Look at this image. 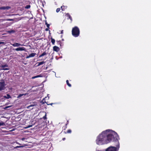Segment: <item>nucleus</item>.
<instances>
[{
    "label": "nucleus",
    "mask_w": 151,
    "mask_h": 151,
    "mask_svg": "<svg viewBox=\"0 0 151 151\" xmlns=\"http://www.w3.org/2000/svg\"><path fill=\"white\" fill-rule=\"evenodd\" d=\"M117 133L113 130L107 129L102 132L97 137L96 142L101 145L109 143L116 138H118Z\"/></svg>",
    "instance_id": "f257e3e1"
},
{
    "label": "nucleus",
    "mask_w": 151,
    "mask_h": 151,
    "mask_svg": "<svg viewBox=\"0 0 151 151\" xmlns=\"http://www.w3.org/2000/svg\"><path fill=\"white\" fill-rule=\"evenodd\" d=\"M119 136L118 138H116L112 141L114 142L113 145L114 146H110L107 148L105 151H118L120 147L119 140Z\"/></svg>",
    "instance_id": "f03ea898"
},
{
    "label": "nucleus",
    "mask_w": 151,
    "mask_h": 151,
    "mask_svg": "<svg viewBox=\"0 0 151 151\" xmlns=\"http://www.w3.org/2000/svg\"><path fill=\"white\" fill-rule=\"evenodd\" d=\"M80 31L79 28L77 26L73 28L72 30V35L75 37H78L80 35Z\"/></svg>",
    "instance_id": "7ed1b4c3"
},
{
    "label": "nucleus",
    "mask_w": 151,
    "mask_h": 151,
    "mask_svg": "<svg viewBox=\"0 0 151 151\" xmlns=\"http://www.w3.org/2000/svg\"><path fill=\"white\" fill-rule=\"evenodd\" d=\"M6 84L4 80L3 79L1 80L0 81V91L5 90L6 88Z\"/></svg>",
    "instance_id": "20e7f679"
},
{
    "label": "nucleus",
    "mask_w": 151,
    "mask_h": 151,
    "mask_svg": "<svg viewBox=\"0 0 151 151\" xmlns=\"http://www.w3.org/2000/svg\"><path fill=\"white\" fill-rule=\"evenodd\" d=\"M0 67L3 68L2 69L4 70H9V68H5V67H8V65L7 64H5L4 65H1L0 66Z\"/></svg>",
    "instance_id": "39448f33"
},
{
    "label": "nucleus",
    "mask_w": 151,
    "mask_h": 151,
    "mask_svg": "<svg viewBox=\"0 0 151 151\" xmlns=\"http://www.w3.org/2000/svg\"><path fill=\"white\" fill-rule=\"evenodd\" d=\"M13 50H15L17 51H26V49L24 47H19L15 49H13Z\"/></svg>",
    "instance_id": "423d86ee"
},
{
    "label": "nucleus",
    "mask_w": 151,
    "mask_h": 151,
    "mask_svg": "<svg viewBox=\"0 0 151 151\" xmlns=\"http://www.w3.org/2000/svg\"><path fill=\"white\" fill-rule=\"evenodd\" d=\"M53 50L54 51L56 52H58V51L60 50V49L59 47H58L55 46L53 47Z\"/></svg>",
    "instance_id": "0eeeda50"
},
{
    "label": "nucleus",
    "mask_w": 151,
    "mask_h": 151,
    "mask_svg": "<svg viewBox=\"0 0 151 151\" xmlns=\"http://www.w3.org/2000/svg\"><path fill=\"white\" fill-rule=\"evenodd\" d=\"M11 7L9 6H2L0 7V10H8L9 9H10Z\"/></svg>",
    "instance_id": "6e6552de"
},
{
    "label": "nucleus",
    "mask_w": 151,
    "mask_h": 151,
    "mask_svg": "<svg viewBox=\"0 0 151 151\" xmlns=\"http://www.w3.org/2000/svg\"><path fill=\"white\" fill-rule=\"evenodd\" d=\"M12 45L14 47H19L20 46H22L23 45H21L19 43H18L17 42H15L13 44H12Z\"/></svg>",
    "instance_id": "1a4fd4ad"
},
{
    "label": "nucleus",
    "mask_w": 151,
    "mask_h": 151,
    "mask_svg": "<svg viewBox=\"0 0 151 151\" xmlns=\"http://www.w3.org/2000/svg\"><path fill=\"white\" fill-rule=\"evenodd\" d=\"M36 55L35 53H31L30 54H29L28 56H26L27 58H28L30 57H34Z\"/></svg>",
    "instance_id": "9d476101"
},
{
    "label": "nucleus",
    "mask_w": 151,
    "mask_h": 151,
    "mask_svg": "<svg viewBox=\"0 0 151 151\" xmlns=\"http://www.w3.org/2000/svg\"><path fill=\"white\" fill-rule=\"evenodd\" d=\"M65 15L66 16L68 17L67 19H70L71 21H72V17H71V16L70 15L69 13H66Z\"/></svg>",
    "instance_id": "9b49d317"
},
{
    "label": "nucleus",
    "mask_w": 151,
    "mask_h": 151,
    "mask_svg": "<svg viewBox=\"0 0 151 151\" xmlns=\"http://www.w3.org/2000/svg\"><path fill=\"white\" fill-rule=\"evenodd\" d=\"M47 53L45 52H44L41 55H40L39 56V58H41L45 55H47Z\"/></svg>",
    "instance_id": "f8f14e48"
},
{
    "label": "nucleus",
    "mask_w": 151,
    "mask_h": 151,
    "mask_svg": "<svg viewBox=\"0 0 151 151\" xmlns=\"http://www.w3.org/2000/svg\"><path fill=\"white\" fill-rule=\"evenodd\" d=\"M4 97L6 99H9V98H11V96L9 94H7L6 95V96H4Z\"/></svg>",
    "instance_id": "ddd939ff"
},
{
    "label": "nucleus",
    "mask_w": 151,
    "mask_h": 151,
    "mask_svg": "<svg viewBox=\"0 0 151 151\" xmlns=\"http://www.w3.org/2000/svg\"><path fill=\"white\" fill-rule=\"evenodd\" d=\"M45 63V62L44 61H42L40 62H38L37 63H38L37 66H40L41 65H42L44 63Z\"/></svg>",
    "instance_id": "4468645a"
},
{
    "label": "nucleus",
    "mask_w": 151,
    "mask_h": 151,
    "mask_svg": "<svg viewBox=\"0 0 151 151\" xmlns=\"http://www.w3.org/2000/svg\"><path fill=\"white\" fill-rule=\"evenodd\" d=\"M55 40L54 39L52 38V37L51 38V42L53 45L55 44Z\"/></svg>",
    "instance_id": "2eb2a0df"
},
{
    "label": "nucleus",
    "mask_w": 151,
    "mask_h": 151,
    "mask_svg": "<svg viewBox=\"0 0 151 151\" xmlns=\"http://www.w3.org/2000/svg\"><path fill=\"white\" fill-rule=\"evenodd\" d=\"M66 82L67 85L69 87H71V85L69 83L68 80H67L66 81Z\"/></svg>",
    "instance_id": "dca6fc26"
},
{
    "label": "nucleus",
    "mask_w": 151,
    "mask_h": 151,
    "mask_svg": "<svg viewBox=\"0 0 151 151\" xmlns=\"http://www.w3.org/2000/svg\"><path fill=\"white\" fill-rule=\"evenodd\" d=\"M24 146V145H22V146H17L16 147H14V148H18L22 147H23Z\"/></svg>",
    "instance_id": "f3484780"
},
{
    "label": "nucleus",
    "mask_w": 151,
    "mask_h": 151,
    "mask_svg": "<svg viewBox=\"0 0 151 151\" xmlns=\"http://www.w3.org/2000/svg\"><path fill=\"white\" fill-rule=\"evenodd\" d=\"M72 132L71 130L70 129L68 130L67 132V133H70Z\"/></svg>",
    "instance_id": "a211bd4d"
},
{
    "label": "nucleus",
    "mask_w": 151,
    "mask_h": 151,
    "mask_svg": "<svg viewBox=\"0 0 151 151\" xmlns=\"http://www.w3.org/2000/svg\"><path fill=\"white\" fill-rule=\"evenodd\" d=\"M30 7V5H27L25 6V8L26 9H28Z\"/></svg>",
    "instance_id": "6ab92c4d"
},
{
    "label": "nucleus",
    "mask_w": 151,
    "mask_h": 151,
    "mask_svg": "<svg viewBox=\"0 0 151 151\" xmlns=\"http://www.w3.org/2000/svg\"><path fill=\"white\" fill-rule=\"evenodd\" d=\"M4 125V123L3 122H0V126Z\"/></svg>",
    "instance_id": "aec40b11"
},
{
    "label": "nucleus",
    "mask_w": 151,
    "mask_h": 151,
    "mask_svg": "<svg viewBox=\"0 0 151 151\" xmlns=\"http://www.w3.org/2000/svg\"><path fill=\"white\" fill-rule=\"evenodd\" d=\"M57 43L58 44H59L60 45V46L61 45L62 43L60 40L57 41Z\"/></svg>",
    "instance_id": "412c9836"
},
{
    "label": "nucleus",
    "mask_w": 151,
    "mask_h": 151,
    "mask_svg": "<svg viewBox=\"0 0 151 151\" xmlns=\"http://www.w3.org/2000/svg\"><path fill=\"white\" fill-rule=\"evenodd\" d=\"M60 11V8H58L56 10V12L57 13L59 12Z\"/></svg>",
    "instance_id": "4be33fe9"
},
{
    "label": "nucleus",
    "mask_w": 151,
    "mask_h": 151,
    "mask_svg": "<svg viewBox=\"0 0 151 151\" xmlns=\"http://www.w3.org/2000/svg\"><path fill=\"white\" fill-rule=\"evenodd\" d=\"M11 106H8L5 107L4 109H7V108L11 107Z\"/></svg>",
    "instance_id": "5701e85b"
},
{
    "label": "nucleus",
    "mask_w": 151,
    "mask_h": 151,
    "mask_svg": "<svg viewBox=\"0 0 151 151\" xmlns=\"http://www.w3.org/2000/svg\"><path fill=\"white\" fill-rule=\"evenodd\" d=\"M43 119H47V118H46V114H45V115L43 117Z\"/></svg>",
    "instance_id": "b1692460"
},
{
    "label": "nucleus",
    "mask_w": 151,
    "mask_h": 151,
    "mask_svg": "<svg viewBox=\"0 0 151 151\" xmlns=\"http://www.w3.org/2000/svg\"><path fill=\"white\" fill-rule=\"evenodd\" d=\"M24 95V94H19L18 96V97H21V96H23Z\"/></svg>",
    "instance_id": "393cba45"
},
{
    "label": "nucleus",
    "mask_w": 151,
    "mask_h": 151,
    "mask_svg": "<svg viewBox=\"0 0 151 151\" xmlns=\"http://www.w3.org/2000/svg\"><path fill=\"white\" fill-rule=\"evenodd\" d=\"M14 32V30H11V31H8V32L9 33H12V32Z\"/></svg>",
    "instance_id": "a878e982"
},
{
    "label": "nucleus",
    "mask_w": 151,
    "mask_h": 151,
    "mask_svg": "<svg viewBox=\"0 0 151 151\" xmlns=\"http://www.w3.org/2000/svg\"><path fill=\"white\" fill-rule=\"evenodd\" d=\"M34 106V105H30V106H27V108L28 109H30V107H32Z\"/></svg>",
    "instance_id": "bb28decb"
},
{
    "label": "nucleus",
    "mask_w": 151,
    "mask_h": 151,
    "mask_svg": "<svg viewBox=\"0 0 151 151\" xmlns=\"http://www.w3.org/2000/svg\"><path fill=\"white\" fill-rule=\"evenodd\" d=\"M47 104L48 105H52V104H55V103H50V104H48L47 103Z\"/></svg>",
    "instance_id": "cd10ccee"
},
{
    "label": "nucleus",
    "mask_w": 151,
    "mask_h": 151,
    "mask_svg": "<svg viewBox=\"0 0 151 151\" xmlns=\"http://www.w3.org/2000/svg\"><path fill=\"white\" fill-rule=\"evenodd\" d=\"M37 78V76L32 77V78L33 79H35V78Z\"/></svg>",
    "instance_id": "c85d7f7f"
},
{
    "label": "nucleus",
    "mask_w": 151,
    "mask_h": 151,
    "mask_svg": "<svg viewBox=\"0 0 151 151\" xmlns=\"http://www.w3.org/2000/svg\"><path fill=\"white\" fill-rule=\"evenodd\" d=\"M49 29H50V28L47 27V28H46L45 29V30L46 31H48V30H49Z\"/></svg>",
    "instance_id": "c756f323"
},
{
    "label": "nucleus",
    "mask_w": 151,
    "mask_h": 151,
    "mask_svg": "<svg viewBox=\"0 0 151 151\" xmlns=\"http://www.w3.org/2000/svg\"><path fill=\"white\" fill-rule=\"evenodd\" d=\"M61 8L62 11H64L65 10V9H64L63 8V6H61Z\"/></svg>",
    "instance_id": "7c9ffc66"
},
{
    "label": "nucleus",
    "mask_w": 151,
    "mask_h": 151,
    "mask_svg": "<svg viewBox=\"0 0 151 151\" xmlns=\"http://www.w3.org/2000/svg\"><path fill=\"white\" fill-rule=\"evenodd\" d=\"M46 26L47 27L50 28V24H47Z\"/></svg>",
    "instance_id": "2f4dec72"
},
{
    "label": "nucleus",
    "mask_w": 151,
    "mask_h": 151,
    "mask_svg": "<svg viewBox=\"0 0 151 151\" xmlns=\"http://www.w3.org/2000/svg\"><path fill=\"white\" fill-rule=\"evenodd\" d=\"M37 78L42 77V76H41V75H37Z\"/></svg>",
    "instance_id": "473e14b6"
},
{
    "label": "nucleus",
    "mask_w": 151,
    "mask_h": 151,
    "mask_svg": "<svg viewBox=\"0 0 151 151\" xmlns=\"http://www.w3.org/2000/svg\"><path fill=\"white\" fill-rule=\"evenodd\" d=\"M25 139V138L23 137V138H22L21 140H22V141H24V140Z\"/></svg>",
    "instance_id": "72a5a7b5"
},
{
    "label": "nucleus",
    "mask_w": 151,
    "mask_h": 151,
    "mask_svg": "<svg viewBox=\"0 0 151 151\" xmlns=\"http://www.w3.org/2000/svg\"><path fill=\"white\" fill-rule=\"evenodd\" d=\"M63 30H62L61 31V32H60V33L61 34H62L63 33Z\"/></svg>",
    "instance_id": "f704fd0d"
},
{
    "label": "nucleus",
    "mask_w": 151,
    "mask_h": 151,
    "mask_svg": "<svg viewBox=\"0 0 151 151\" xmlns=\"http://www.w3.org/2000/svg\"><path fill=\"white\" fill-rule=\"evenodd\" d=\"M4 42H0V44H4Z\"/></svg>",
    "instance_id": "c9c22d12"
},
{
    "label": "nucleus",
    "mask_w": 151,
    "mask_h": 151,
    "mask_svg": "<svg viewBox=\"0 0 151 151\" xmlns=\"http://www.w3.org/2000/svg\"><path fill=\"white\" fill-rule=\"evenodd\" d=\"M17 144L19 145H21V144L18 142H17Z\"/></svg>",
    "instance_id": "e433bc0d"
},
{
    "label": "nucleus",
    "mask_w": 151,
    "mask_h": 151,
    "mask_svg": "<svg viewBox=\"0 0 151 151\" xmlns=\"http://www.w3.org/2000/svg\"><path fill=\"white\" fill-rule=\"evenodd\" d=\"M65 138H63V139H62V140H63V141H64L65 140Z\"/></svg>",
    "instance_id": "4c0bfd02"
},
{
    "label": "nucleus",
    "mask_w": 151,
    "mask_h": 151,
    "mask_svg": "<svg viewBox=\"0 0 151 151\" xmlns=\"http://www.w3.org/2000/svg\"><path fill=\"white\" fill-rule=\"evenodd\" d=\"M47 24H48L47 22L46 21V22H45V24L47 25Z\"/></svg>",
    "instance_id": "58836bf2"
},
{
    "label": "nucleus",
    "mask_w": 151,
    "mask_h": 151,
    "mask_svg": "<svg viewBox=\"0 0 151 151\" xmlns=\"http://www.w3.org/2000/svg\"><path fill=\"white\" fill-rule=\"evenodd\" d=\"M62 41H64V39H62Z\"/></svg>",
    "instance_id": "ea45409f"
},
{
    "label": "nucleus",
    "mask_w": 151,
    "mask_h": 151,
    "mask_svg": "<svg viewBox=\"0 0 151 151\" xmlns=\"http://www.w3.org/2000/svg\"><path fill=\"white\" fill-rule=\"evenodd\" d=\"M31 126H29V127H31Z\"/></svg>",
    "instance_id": "a19ab883"
}]
</instances>
